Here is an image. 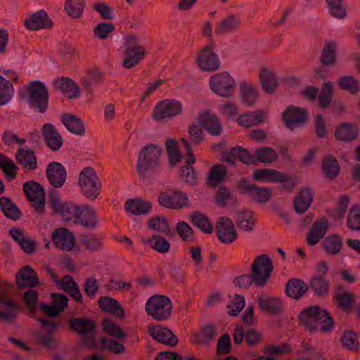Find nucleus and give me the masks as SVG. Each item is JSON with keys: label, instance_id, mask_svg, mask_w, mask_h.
<instances>
[{"label": "nucleus", "instance_id": "nucleus-34", "mask_svg": "<svg viewBox=\"0 0 360 360\" xmlns=\"http://www.w3.org/2000/svg\"><path fill=\"white\" fill-rule=\"evenodd\" d=\"M240 25V18L236 15H229L217 24L214 32L217 35H222L236 32Z\"/></svg>", "mask_w": 360, "mask_h": 360}, {"label": "nucleus", "instance_id": "nucleus-57", "mask_svg": "<svg viewBox=\"0 0 360 360\" xmlns=\"http://www.w3.org/2000/svg\"><path fill=\"white\" fill-rule=\"evenodd\" d=\"M329 13L335 18L344 19L347 15V7L343 0H325Z\"/></svg>", "mask_w": 360, "mask_h": 360}, {"label": "nucleus", "instance_id": "nucleus-8", "mask_svg": "<svg viewBox=\"0 0 360 360\" xmlns=\"http://www.w3.org/2000/svg\"><path fill=\"white\" fill-rule=\"evenodd\" d=\"M209 84L212 91L221 97L229 98L235 93L236 81L228 72L212 75Z\"/></svg>", "mask_w": 360, "mask_h": 360}, {"label": "nucleus", "instance_id": "nucleus-38", "mask_svg": "<svg viewBox=\"0 0 360 360\" xmlns=\"http://www.w3.org/2000/svg\"><path fill=\"white\" fill-rule=\"evenodd\" d=\"M125 209L134 215L146 214L151 211L150 202L144 201L141 198L129 199L125 202Z\"/></svg>", "mask_w": 360, "mask_h": 360}, {"label": "nucleus", "instance_id": "nucleus-52", "mask_svg": "<svg viewBox=\"0 0 360 360\" xmlns=\"http://www.w3.org/2000/svg\"><path fill=\"white\" fill-rule=\"evenodd\" d=\"M259 273L256 271V268L254 266V274L251 272L250 274H243L236 277L234 280L235 284L240 288L248 289L252 285L257 288L264 287L259 283Z\"/></svg>", "mask_w": 360, "mask_h": 360}, {"label": "nucleus", "instance_id": "nucleus-30", "mask_svg": "<svg viewBox=\"0 0 360 360\" xmlns=\"http://www.w3.org/2000/svg\"><path fill=\"white\" fill-rule=\"evenodd\" d=\"M79 244L89 252H98L103 248V237L99 233H86L79 235Z\"/></svg>", "mask_w": 360, "mask_h": 360}, {"label": "nucleus", "instance_id": "nucleus-25", "mask_svg": "<svg viewBox=\"0 0 360 360\" xmlns=\"http://www.w3.org/2000/svg\"><path fill=\"white\" fill-rule=\"evenodd\" d=\"M41 133L46 145L53 151H58L63 146V139L52 124H45L42 127Z\"/></svg>", "mask_w": 360, "mask_h": 360}, {"label": "nucleus", "instance_id": "nucleus-41", "mask_svg": "<svg viewBox=\"0 0 360 360\" xmlns=\"http://www.w3.org/2000/svg\"><path fill=\"white\" fill-rule=\"evenodd\" d=\"M98 305L102 311L112 314L117 317L124 316V310L117 300L108 296L101 297Z\"/></svg>", "mask_w": 360, "mask_h": 360}, {"label": "nucleus", "instance_id": "nucleus-13", "mask_svg": "<svg viewBox=\"0 0 360 360\" xmlns=\"http://www.w3.org/2000/svg\"><path fill=\"white\" fill-rule=\"evenodd\" d=\"M187 194L179 190L172 192H162L158 197V203L166 208L180 210L188 205Z\"/></svg>", "mask_w": 360, "mask_h": 360}, {"label": "nucleus", "instance_id": "nucleus-55", "mask_svg": "<svg viewBox=\"0 0 360 360\" xmlns=\"http://www.w3.org/2000/svg\"><path fill=\"white\" fill-rule=\"evenodd\" d=\"M165 146L168 154L169 164L170 167H174L181 162L182 158L178 143L175 139H169L166 141Z\"/></svg>", "mask_w": 360, "mask_h": 360}, {"label": "nucleus", "instance_id": "nucleus-33", "mask_svg": "<svg viewBox=\"0 0 360 360\" xmlns=\"http://www.w3.org/2000/svg\"><path fill=\"white\" fill-rule=\"evenodd\" d=\"M309 290V285L302 280L292 278L285 285L286 295L293 299H300Z\"/></svg>", "mask_w": 360, "mask_h": 360}, {"label": "nucleus", "instance_id": "nucleus-5", "mask_svg": "<svg viewBox=\"0 0 360 360\" xmlns=\"http://www.w3.org/2000/svg\"><path fill=\"white\" fill-rule=\"evenodd\" d=\"M49 201L54 212L59 214L65 222L75 223L80 205L72 202H62L58 191L54 188L49 191Z\"/></svg>", "mask_w": 360, "mask_h": 360}, {"label": "nucleus", "instance_id": "nucleus-37", "mask_svg": "<svg viewBox=\"0 0 360 360\" xmlns=\"http://www.w3.org/2000/svg\"><path fill=\"white\" fill-rule=\"evenodd\" d=\"M358 134V127L352 123H342L335 131V138L342 141H352L356 139Z\"/></svg>", "mask_w": 360, "mask_h": 360}, {"label": "nucleus", "instance_id": "nucleus-56", "mask_svg": "<svg viewBox=\"0 0 360 360\" xmlns=\"http://www.w3.org/2000/svg\"><path fill=\"white\" fill-rule=\"evenodd\" d=\"M236 221L239 229L251 231L255 224L254 213L251 211L241 212L238 214Z\"/></svg>", "mask_w": 360, "mask_h": 360}, {"label": "nucleus", "instance_id": "nucleus-36", "mask_svg": "<svg viewBox=\"0 0 360 360\" xmlns=\"http://www.w3.org/2000/svg\"><path fill=\"white\" fill-rule=\"evenodd\" d=\"M261 86L267 94H273L278 87V80L275 74L270 70L264 68L259 75Z\"/></svg>", "mask_w": 360, "mask_h": 360}, {"label": "nucleus", "instance_id": "nucleus-20", "mask_svg": "<svg viewBox=\"0 0 360 360\" xmlns=\"http://www.w3.org/2000/svg\"><path fill=\"white\" fill-rule=\"evenodd\" d=\"M148 331L149 335L159 342L171 347L176 346L178 344L177 337L167 328H163L160 325H150Z\"/></svg>", "mask_w": 360, "mask_h": 360}, {"label": "nucleus", "instance_id": "nucleus-29", "mask_svg": "<svg viewBox=\"0 0 360 360\" xmlns=\"http://www.w3.org/2000/svg\"><path fill=\"white\" fill-rule=\"evenodd\" d=\"M239 87L243 104L246 106H252L255 104L259 96L257 87L255 84L246 81H241Z\"/></svg>", "mask_w": 360, "mask_h": 360}, {"label": "nucleus", "instance_id": "nucleus-62", "mask_svg": "<svg viewBox=\"0 0 360 360\" xmlns=\"http://www.w3.org/2000/svg\"><path fill=\"white\" fill-rule=\"evenodd\" d=\"M333 93V84L331 82H326L322 88L321 94L319 96V106L322 108H327L332 99Z\"/></svg>", "mask_w": 360, "mask_h": 360}, {"label": "nucleus", "instance_id": "nucleus-50", "mask_svg": "<svg viewBox=\"0 0 360 360\" xmlns=\"http://www.w3.org/2000/svg\"><path fill=\"white\" fill-rule=\"evenodd\" d=\"M148 226L150 229L157 232L164 233L168 237L173 236L170 225L165 217L157 216L151 218L148 221Z\"/></svg>", "mask_w": 360, "mask_h": 360}, {"label": "nucleus", "instance_id": "nucleus-32", "mask_svg": "<svg viewBox=\"0 0 360 360\" xmlns=\"http://www.w3.org/2000/svg\"><path fill=\"white\" fill-rule=\"evenodd\" d=\"M61 122L71 133L78 136H83L85 134L84 122L77 115L63 113L61 115Z\"/></svg>", "mask_w": 360, "mask_h": 360}, {"label": "nucleus", "instance_id": "nucleus-40", "mask_svg": "<svg viewBox=\"0 0 360 360\" xmlns=\"http://www.w3.org/2000/svg\"><path fill=\"white\" fill-rule=\"evenodd\" d=\"M315 325L316 331L328 333L333 328L334 320L328 311L320 307V310H316Z\"/></svg>", "mask_w": 360, "mask_h": 360}, {"label": "nucleus", "instance_id": "nucleus-4", "mask_svg": "<svg viewBox=\"0 0 360 360\" xmlns=\"http://www.w3.org/2000/svg\"><path fill=\"white\" fill-rule=\"evenodd\" d=\"M147 314L158 321L167 320L172 314V303L166 295L151 296L145 305Z\"/></svg>", "mask_w": 360, "mask_h": 360}, {"label": "nucleus", "instance_id": "nucleus-58", "mask_svg": "<svg viewBox=\"0 0 360 360\" xmlns=\"http://www.w3.org/2000/svg\"><path fill=\"white\" fill-rule=\"evenodd\" d=\"M84 6V0H66L64 9L69 16L77 19L82 15Z\"/></svg>", "mask_w": 360, "mask_h": 360}, {"label": "nucleus", "instance_id": "nucleus-24", "mask_svg": "<svg viewBox=\"0 0 360 360\" xmlns=\"http://www.w3.org/2000/svg\"><path fill=\"white\" fill-rule=\"evenodd\" d=\"M329 228L328 221L325 217L316 220L307 234L306 240L309 245L314 246L323 238Z\"/></svg>", "mask_w": 360, "mask_h": 360}, {"label": "nucleus", "instance_id": "nucleus-42", "mask_svg": "<svg viewBox=\"0 0 360 360\" xmlns=\"http://www.w3.org/2000/svg\"><path fill=\"white\" fill-rule=\"evenodd\" d=\"M309 288L314 291L316 296L325 297L329 292L330 282L321 275H314L309 281Z\"/></svg>", "mask_w": 360, "mask_h": 360}, {"label": "nucleus", "instance_id": "nucleus-27", "mask_svg": "<svg viewBox=\"0 0 360 360\" xmlns=\"http://www.w3.org/2000/svg\"><path fill=\"white\" fill-rule=\"evenodd\" d=\"M15 160L25 170L32 171L37 168V156L32 149L19 148L15 153Z\"/></svg>", "mask_w": 360, "mask_h": 360}, {"label": "nucleus", "instance_id": "nucleus-28", "mask_svg": "<svg viewBox=\"0 0 360 360\" xmlns=\"http://www.w3.org/2000/svg\"><path fill=\"white\" fill-rule=\"evenodd\" d=\"M314 199V193L309 187L301 188L294 199V209L297 213L305 212Z\"/></svg>", "mask_w": 360, "mask_h": 360}, {"label": "nucleus", "instance_id": "nucleus-7", "mask_svg": "<svg viewBox=\"0 0 360 360\" xmlns=\"http://www.w3.org/2000/svg\"><path fill=\"white\" fill-rule=\"evenodd\" d=\"M70 329L82 335V343L90 348L97 347L93 333L96 330L95 322L86 317H72L68 321Z\"/></svg>", "mask_w": 360, "mask_h": 360}, {"label": "nucleus", "instance_id": "nucleus-6", "mask_svg": "<svg viewBox=\"0 0 360 360\" xmlns=\"http://www.w3.org/2000/svg\"><path fill=\"white\" fill-rule=\"evenodd\" d=\"M78 183L82 193L88 200L94 201L100 195L101 181L92 167H85L82 170Z\"/></svg>", "mask_w": 360, "mask_h": 360}, {"label": "nucleus", "instance_id": "nucleus-19", "mask_svg": "<svg viewBox=\"0 0 360 360\" xmlns=\"http://www.w3.org/2000/svg\"><path fill=\"white\" fill-rule=\"evenodd\" d=\"M24 24L29 30L51 29L53 27V22L44 10H39L30 15L25 19Z\"/></svg>", "mask_w": 360, "mask_h": 360}, {"label": "nucleus", "instance_id": "nucleus-10", "mask_svg": "<svg viewBox=\"0 0 360 360\" xmlns=\"http://www.w3.org/2000/svg\"><path fill=\"white\" fill-rule=\"evenodd\" d=\"M237 187L242 194L248 195L252 201L257 203H266L272 196L271 188L257 186L245 179L237 182Z\"/></svg>", "mask_w": 360, "mask_h": 360}, {"label": "nucleus", "instance_id": "nucleus-15", "mask_svg": "<svg viewBox=\"0 0 360 360\" xmlns=\"http://www.w3.org/2000/svg\"><path fill=\"white\" fill-rule=\"evenodd\" d=\"M216 233L220 242L225 244L232 243L238 237L234 224L228 217H221L218 219Z\"/></svg>", "mask_w": 360, "mask_h": 360}, {"label": "nucleus", "instance_id": "nucleus-23", "mask_svg": "<svg viewBox=\"0 0 360 360\" xmlns=\"http://www.w3.org/2000/svg\"><path fill=\"white\" fill-rule=\"evenodd\" d=\"M52 240L57 248L64 251L71 250L75 243L73 234L65 228L55 229L52 234Z\"/></svg>", "mask_w": 360, "mask_h": 360}, {"label": "nucleus", "instance_id": "nucleus-16", "mask_svg": "<svg viewBox=\"0 0 360 360\" xmlns=\"http://www.w3.org/2000/svg\"><path fill=\"white\" fill-rule=\"evenodd\" d=\"M16 285L22 290L32 288L39 285V279L34 269L26 265L18 270L15 274Z\"/></svg>", "mask_w": 360, "mask_h": 360}, {"label": "nucleus", "instance_id": "nucleus-31", "mask_svg": "<svg viewBox=\"0 0 360 360\" xmlns=\"http://www.w3.org/2000/svg\"><path fill=\"white\" fill-rule=\"evenodd\" d=\"M257 304L261 311H266L271 315L281 313L283 308L282 301L274 297L259 295L257 297Z\"/></svg>", "mask_w": 360, "mask_h": 360}, {"label": "nucleus", "instance_id": "nucleus-9", "mask_svg": "<svg viewBox=\"0 0 360 360\" xmlns=\"http://www.w3.org/2000/svg\"><path fill=\"white\" fill-rule=\"evenodd\" d=\"M281 117L285 127L290 131L304 127L309 120V112L306 108L293 105L288 106Z\"/></svg>", "mask_w": 360, "mask_h": 360}, {"label": "nucleus", "instance_id": "nucleus-2", "mask_svg": "<svg viewBox=\"0 0 360 360\" xmlns=\"http://www.w3.org/2000/svg\"><path fill=\"white\" fill-rule=\"evenodd\" d=\"M162 153V148L155 144L141 148L137 160V172L141 178L145 179L147 172L154 171L160 165Z\"/></svg>", "mask_w": 360, "mask_h": 360}, {"label": "nucleus", "instance_id": "nucleus-49", "mask_svg": "<svg viewBox=\"0 0 360 360\" xmlns=\"http://www.w3.org/2000/svg\"><path fill=\"white\" fill-rule=\"evenodd\" d=\"M191 222L202 232L210 234L213 232V226L208 217L199 211H195L190 214Z\"/></svg>", "mask_w": 360, "mask_h": 360}, {"label": "nucleus", "instance_id": "nucleus-26", "mask_svg": "<svg viewBox=\"0 0 360 360\" xmlns=\"http://www.w3.org/2000/svg\"><path fill=\"white\" fill-rule=\"evenodd\" d=\"M247 165H254L253 155H251L245 148L236 146L230 151L223 153L222 160L233 164L236 160Z\"/></svg>", "mask_w": 360, "mask_h": 360}, {"label": "nucleus", "instance_id": "nucleus-43", "mask_svg": "<svg viewBox=\"0 0 360 360\" xmlns=\"http://www.w3.org/2000/svg\"><path fill=\"white\" fill-rule=\"evenodd\" d=\"M322 246L328 255H336L340 252L342 248V238L338 234L328 235L323 240Z\"/></svg>", "mask_w": 360, "mask_h": 360}, {"label": "nucleus", "instance_id": "nucleus-21", "mask_svg": "<svg viewBox=\"0 0 360 360\" xmlns=\"http://www.w3.org/2000/svg\"><path fill=\"white\" fill-rule=\"evenodd\" d=\"M200 125L212 136H220L223 131V127L219 119L210 112L200 113L198 118Z\"/></svg>", "mask_w": 360, "mask_h": 360}, {"label": "nucleus", "instance_id": "nucleus-63", "mask_svg": "<svg viewBox=\"0 0 360 360\" xmlns=\"http://www.w3.org/2000/svg\"><path fill=\"white\" fill-rule=\"evenodd\" d=\"M175 231L179 238L185 242H192L194 240V231L191 226L185 221H179L176 224Z\"/></svg>", "mask_w": 360, "mask_h": 360}, {"label": "nucleus", "instance_id": "nucleus-17", "mask_svg": "<svg viewBox=\"0 0 360 360\" xmlns=\"http://www.w3.org/2000/svg\"><path fill=\"white\" fill-rule=\"evenodd\" d=\"M196 63L204 71H214L219 69L220 60L213 49L209 46H205L200 53L196 58Z\"/></svg>", "mask_w": 360, "mask_h": 360}, {"label": "nucleus", "instance_id": "nucleus-45", "mask_svg": "<svg viewBox=\"0 0 360 360\" xmlns=\"http://www.w3.org/2000/svg\"><path fill=\"white\" fill-rule=\"evenodd\" d=\"M254 165L262 162L265 165L271 164L278 159V154L270 147L262 146L257 148L253 155Z\"/></svg>", "mask_w": 360, "mask_h": 360}, {"label": "nucleus", "instance_id": "nucleus-1", "mask_svg": "<svg viewBox=\"0 0 360 360\" xmlns=\"http://www.w3.org/2000/svg\"><path fill=\"white\" fill-rule=\"evenodd\" d=\"M30 108L44 113L48 109L49 94L45 84L41 81H32L20 91Z\"/></svg>", "mask_w": 360, "mask_h": 360}, {"label": "nucleus", "instance_id": "nucleus-35", "mask_svg": "<svg viewBox=\"0 0 360 360\" xmlns=\"http://www.w3.org/2000/svg\"><path fill=\"white\" fill-rule=\"evenodd\" d=\"M316 310H320V306H311L304 309L298 316L300 323L311 332L316 331Z\"/></svg>", "mask_w": 360, "mask_h": 360}, {"label": "nucleus", "instance_id": "nucleus-39", "mask_svg": "<svg viewBox=\"0 0 360 360\" xmlns=\"http://www.w3.org/2000/svg\"><path fill=\"white\" fill-rule=\"evenodd\" d=\"M315 325L316 331L328 333L333 328L334 320L328 311L320 307V310H316Z\"/></svg>", "mask_w": 360, "mask_h": 360}, {"label": "nucleus", "instance_id": "nucleus-59", "mask_svg": "<svg viewBox=\"0 0 360 360\" xmlns=\"http://www.w3.org/2000/svg\"><path fill=\"white\" fill-rule=\"evenodd\" d=\"M146 243L151 248L159 253L165 254L170 250L171 244L169 241L160 235H153Z\"/></svg>", "mask_w": 360, "mask_h": 360}, {"label": "nucleus", "instance_id": "nucleus-60", "mask_svg": "<svg viewBox=\"0 0 360 360\" xmlns=\"http://www.w3.org/2000/svg\"><path fill=\"white\" fill-rule=\"evenodd\" d=\"M337 84L340 89L346 90L352 94H356L360 91L359 81L350 75L341 77Z\"/></svg>", "mask_w": 360, "mask_h": 360}, {"label": "nucleus", "instance_id": "nucleus-14", "mask_svg": "<svg viewBox=\"0 0 360 360\" xmlns=\"http://www.w3.org/2000/svg\"><path fill=\"white\" fill-rule=\"evenodd\" d=\"M254 266L256 271L259 273V283L264 286L269 281L274 269L271 258L264 254L257 257L251 266L250 272L252 274H254Z\"/></svg>", "mask_w": 360, "mask_h": 360}, {"label": "nucleus", "instance_id": "nucleus-3", "mask_svg": "<svg viewBox=\"0 0 360 360\" xmlns=\"http://www.w3.org/2000/svg\"><path fill=\"white\" fill-rule=\"evenodd\" d=\"M147 55L145 47L140 44L136 35H127L124 37V58L122 65L131 69L137 65Z\"/></svg>", "mask_w": 360, "mask_h": 360}, {"label": "nucleus", "instance_id": "nucleus-48", "mask_svg": "<svg viewBox=\"0 0 360 360\" xmlns=\"http://www.w3.org/2000/svg\"><path fill=\"white\" fill-rule=\"evenodd\" d=\"M322 170L326 178L335 179L340 173V165L338 160L331 155H327L323 159Z\"/></svg>", "mask_w": 360, "mask_h": 360}, {"label": "nucleus", "instance_id": "nucleus-53", "mask_svg": "<svg viewBox=\"0 0 360 360\" xmlns=\"http://www.w3.org/2000/svg\"><path fill=\"white\" fill-rule=\"evenodd\" d=\"M281 172L273 169H256L253 172L252 179L259 181H265L270 183H276V181H281Z\"/></svg>", "mask_w": 360, "mask_h": 360}, {"label": "nucleus", "instance_id": "nucleus-47", "mask_svg": "<svg viewBox=\"0 0 360 360\" xmlns=\"http://www.w3.org/2000/svg\"><path fill=\"white\" fill-rule=\"evenodd\" d=\"M337 45L334 41H326L324 44L319 60L323 65L331 66L336 63Z\"/></svg>", "mask_w": 360, "mask_h": 360}, {"label": "nucleus", "instance_id": "nucleus-46", "mask_svg": "<svg viewBox=\"0 0 360 360\" xmlns=\"http://www.w3.org/2000/svg\"><path fill=\"white\" fill-rule=\"evenodd\" d=\"M56 86L62 92L69 94L70 98H78L80 96V91L78 85L69 77H61L54 82Z\"/></svg>", "mask_w": 360, "mask_h": 360}, {"label": "nucleus", "instance_id": "nucleus-11", "mask_svg": "<svg viewBox=\"0 0 360 360\" xmlns=\"http://www.w3.org/2000/svg\"><path fill=\"white\" fill-rule=\"evenodd\" d=\"M23 191L35 211L42 214L44 212L46 198L44 189L41 185L37 181H29L24 184Z\"/></svg>", "mask_w": 360, "mask_h": 360}, {"label": "nucleus", "instance_id": "nucleus-54", "mask_svg": "<svg viewBox=\"0 0 360 360\" xmlns=\"http://www.w3.org/2000/svg\"><path fill=\"white\" fill-rule=\"evenodd\" d=\"M0 207L4 215L12 220L15 221L22 215L18 207L7 197L0 198Z\"/></svg>", "mask_w": 360, "mask_h": 360}, {"label": "nucleus", "instance_id": "nucleus-22", "mask_svg": "<svg viewBox=\"0 0 360 360\" xmlns=\"http://www.w3.org/2000/svg\"><path fill=\"white\" fill-rule=\"evenodd\" d=\"M75 224H79L87 229H94L98 224V217L95 210L86 205H80L78 217Z\"/></svg>", "mask_w": 360, "mask_h": 360}, {"label": "nucleus", "instance_id": "nucleus-51", "mask_svg": "<svg viewBox=\"0 0 360 360\" xmlns=\"http://www.w3.org/2000/svg\"><path fill=\"white\" fill-rule=\"evenodd\" d=\"M264 115L260 110L250 112L241 115L238 118V123L243 127H252L263 122Z\"/></svg>", "mask_w": 360, "mask_h": 360}, {"label": "nucleus", "instance_id": "nucleus-64", "mask_svg": "<svg viewBox=\"0 0 360 360\" xmlns=\"http://www.w3.org/2000/svg\"><path fill=\"white\" fill-rule=\"evenodd\" d=\"M347 224L353 231H360V206L354 205L347 216Z\"/></svg>", "mask_w": 360, "mask_h": 360}, {"label": "nucleus", "instance_id": "nucleus-12", "mask_svg": "<svg viewBox=\"0 0 360 360\" xmlns=\"http://www.w3.org/2000/svg\"><path fill=\"white\" fill-rule=\"evenodd\" d=\"M182 104L176 100L165 99L159 102L153 110V117L157 121L170 119L181 113Z\"/></svg>", "mask_w": 360, "mask_h": 360}, {"label": "nucleus", "instance_id": "nucleus-61", "mask_svg": "<svg viewBox=\"0 0 360 360\" xmlns=\"http://www.w3.org/2000/svg\"><path fill=\"white\" fill-rule=\"evenodd\" d=\"M217 329L214 325H205L202 327L198 335V341L201 345H209L217 337Z\"/></svg>", "mask_w": 360, "mask_h": 360}, {"label": "nucleus", "instance_id": "nucleus-18", "mask_svg": "<svg viewBox=\"0 0 360 360\" xmlns=\"http://www.w3.org/2000/svg\"><path fill=\"white\" fill-rule=\"evenodd\" d=\"M46 175L49 182L54 188H61L66 181L67 172L61 163L52 162L46 167Z\"/></svg>", "mask_w": 360, "mask_h": 360}, {"label": "nucleus", "instance_id": "nucleus-44", "mask_svg": "<svg viewBox=\"0 0 360 360\" xmlns=\"http://www.w3.org/2000/svg\"><path fill=\"white\" fill-rule=\"evenodd\" d=\"M227 177V169L224 165L217 164L212 166L208 172V184L217 187L224 181Z\"/></svg>", "mask_w": 360, "mask_h": 360}]
</instances>
